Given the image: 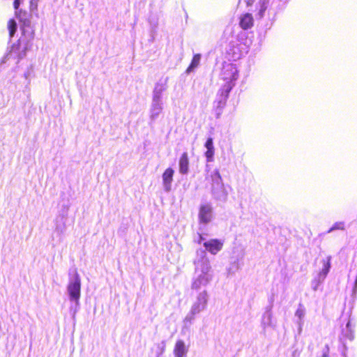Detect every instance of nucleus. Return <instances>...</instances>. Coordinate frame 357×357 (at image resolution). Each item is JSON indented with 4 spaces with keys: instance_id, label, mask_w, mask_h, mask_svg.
I'll use <instances>...</instances> for the list:
<instances>
[{
    "instance_id": "nucleus-1",
    "label": "nucleus",
    "mask_w": 357,
    "mask_h": 357,
    "mask_svg": "<svg viewBox=\"0 0 357 357\" xmlns=\"http://www.w3.org/2000/svg\"><path fill=\"white\" fill-rule=\"evenodd\" d=\"M238 77V72L236 66L231 63L224 62L220 72V79L222 81V84L217 94L219 96V102L222 103V105H225Z\"/></svg>"
},
{
    "instance_id": "nucleus-13",
    "label": "nucleus",
    "mask_w": 357,
    "mask_h": 357,
    "mask_svg": "<svg viewBox=\"0 0 357 357\" xmlns=\"http://www.w3.org/2000/svg\"><path fill=\"white\" fill-rule=\"evenodd\" d=\"M7 26L9 32V36L10 38H12L14 36L17 31V23L14 19H10L8 21Z\"/></svg>"
},
{
    "instance_id": "nucleus-7",
    "label": "nucleus",
    "mask_w": 357,
    "mask_h": 357,
    "mask_svg": "<svg viewBox=\"0 0 357 357\" xmlns=\"http://www.w3.org/2000/svg\"><path fill=\"white\" fill-rule=\"evenodd\" d=\"M189 158L187 152H183L178 160L179 172L182 174H186L189 170Z\"/></svg>"
},
{
    "instance_id": "nucleus-5",
    "label": "nucleus",
    "mask_w": 357,
    "mask_h": 357,
    "mask_svg": "<svg viewBox=\"0 0 357 357\" xmlns=\"http://www.w3.org/2000/svg\"><path fill=\"white\" fill-rule=\"evenodd\" d=\"M204 246L206 250L212 255H216L220 251L223 246V241L217 239L212 238L204 243Z\"/></svg>"
},
{
    "instance_id": "nucleus-17",
    "label": "nucleus",
    "mask_w": 357,
    "mask_h": 357,
    "mask_svg": "<svg viewBox=\"0 0 357 357\" xmlns=\"http://www.w3.org/2000/svg\"><path fill=\"white\" fill-rule=\"evenodd\" d=\"M245 3H246V5L248 6H250L253 4L255 0H245Z\"/></svg>"
},
{
    "instance_id": "nucleus-4",
    "label": "nucleus",
    "mask_w": 357,
    "mask_h": 357,
    "mask_svg": "<svg viewBox=\"0 0 357 357\" xmlns=\"http://www.w3.org/2000/svg\"><path fill=\"white\" fill-rule=\"evenodd\" d=\"M212 206L209 204H202L199 209V220L201 223L207 224L212 218Z\"/></svg>"
},
{
    "instance_id": "nucleus-10",
    "label": "nucleus",
    "mask_w": 357,
    "mask_h": 357,
    "mask_svg": "<svg viewBox=\"0 0 357 357\" xmlns=\"http://www.w3.org/2000/svg\"><path fill=\"white\" fill-rule=\"evenodd\" d=\"M205 147L206 148V151L205 152V156L208 162H211L213 160V156L215 153V149L213 146V142L211 137H208L205 143Z\"/></svg>"
},
{
    "instance_id": "nucleus-18",
    "label": "nucleus",
    "mask_w": 357,
    "mask_h": 357,
    "mask_svg": "<svg viewBox=\"0 0 357 357\" xmlns=\"http://www.w3.org/2000/svg\"><path fill=\"white\" fill-rule=\"evenodd\" d=\"M20 46V41H17V43L13 45V51H14L15 48H19Z\"/></svg>"
},
{
    "instance_id": "nucleus-15",
    "label": "nucleus",
    "mask_w": 357,
    "mask_h": 357,
    "mask_svg": "<svg viewBox=\"0 0 357 357\" xmlns=\"http://www.w3.org/2000/svg\"><path fill=\"white\" fill-rule=\"evenodd\" d=\"M345 225L343 222L336 223V229H344Z\"/></svg>"
},
{
    "instance_id": "nucleus-14",
    "label": "nucleus",
    "mask_w": 357,
    "mask_h": 357,
    "mask_svg": "<svg viewBox=\"0 0 357 357\" xmlns=\"http://www.w3.org/2000/svg\"><path fill=\"white\" fill-rule=\"evenodd\" d=\"M211 177L218 185L222 183V178L218 170H215L212 174Z\"/></svg>"
},
{
    "instance_id": "nucleus-12",
    "label": "nucleus",
    "mask_w": 357,
    "mask_h": 357,
    "mask_svg": "<svg viewBox=\"0 0 357 357\" xmlns=\"http://www.w3.org/2000/svg\"><path fill=\"white\" fill-rule=\"evenodd\" d=\"M201 59V55L199 54H195L192 57V59L190 62V64L186 70V73H189L190 71H192L194 68H197L200 62Z\"/></svg>"
},
{
    "instance_id": "nucleus-2",
    "label": "nucleus",
    "mask_w": 357,
    "mask_h": 357,
    "mask_svg": "<svg viewBox=\"0 0 357 357\" xmlns=\"http://www.w3.org/2000/svg\"><path fill=\"white\" fill-rule=\"evenodd\" d=\"M15 15L20 23V29L22 35L31 40L33 39L35 36V31L26 12L22 10H16Z\"/></svg>"
},
{
    "instance_id": "nucleus-19",
    "label": "nucleus",
    "mask_w": 357,
    "mask_h": 357,
    "mask_svg": "<svg viewBox=\"0 0 357 357\" xmlns=\"http://www.w3.org/2000/svg\"><path fill=\"white\" fill-rule=\"evenodd\" d=\"M326 265H327V270H328V268H329V264H328V263H326Z\"/></svg>"
},
{
    "instance_id": "nucleus-11",
    "label": "nucleus",
    "mask_w": 357,
    "mask_h": 357,
    "mask_svg": "<svg viewBox=\"0 0 357 357\" xmlns=\"http://www.w3.org/2000/svg\"><path fill=\"white\" fill-rule=\"evenodd\" d=\"M268 1L265 0L260 1L257 6V16L259 19L262 18L264 16L265 11L267 9Z\"/></svg>"
},
{
    "instance_id": "nucleus-8",
    "label": "nucleus",
    "mask_w": 357,
    "mask_h": 357,
    "mask_svg": "<svg viewBox=\"0 0 357 357\" xmlns=\"http://www.w3.org/2000/svg\"><path fill=\"white\" fill-rule=\"evenodd\" d=\"M188 352V349L185 344V342L178 340L176 342L174 348V354L175 357H185Z\"/></svg>"
},
{
    "instance_id": "nucleus-3",
    "label": "nucleus",
    "mask_w": 357,
    "mask_h": 357,
    "mask_svg": "<svg viewBox=\"0 0 357 357\" xmlns=\"http://www.w3.org/2000/svg\"><path fill=\"white\" fill-rule=\"evenodd\" d=\"M81 282L78 275H76L73 282L68 286V291L72 300L77 301L80 297Z\"/></svg>"
},
{
    "instance_id": "nucleus-6",
    "label": "nucleus",
    "mask_w": 357,
    "mask_h": 357,
    "mask_svg": "<svg viewBox=\"0 0 357 357\" xmlns=\"http://www.w3.org/2000/svg\"><path fill=\"white\" fill-rule=\"evenodd\" d=\"M254 25V19L250 13H244L239 18V26L243 30L251 29Z\"/></svg>"
},
{
    "instance_id": "nucleus-16",
    "label": "nucleus",
    "mask_w": 357,
    "mask_h": 357,
    "mask_svg": "<svg viewBox=\"0 0 357 357\" xmlns=\"http://www.w3.org/2000/svg\"><path fill=\"white\" fill-rule=\"evenodd\" d=\"M20 5V0H14L13 6L15 10H18Z\"/></svg>"
},
{
    "instance_id": "nucleus-9",
    "label": "nucleus",
    "mask_w": 357,
    "mask_h": 357,
    "mask_svg": "<svg viewBox=\"0 0 357 357\" xmlns=\"http://www.w3.org/2000/svg\"><path fill=\"white\" fill-rule=\"evenodd\" d=\"M174 174V171L172 168L168 167L167 168L162 174V182L163 185L166 188L167 190H169L171 188V183L173 181V176Z\"/></svg>"
}]
</instances>
